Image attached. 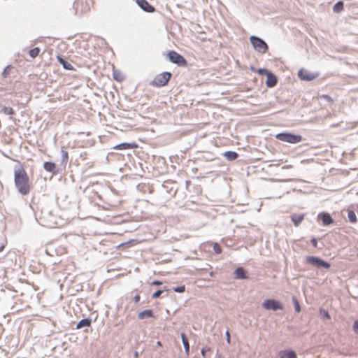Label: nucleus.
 Masks as SVG:
<instances>
[{"label":"nucleus","mask_w":358,"mask_h":358,"mask_svg":"<svg viewBox=\"0 0 358 358\" xmlns=\"http://www.w3.org/2000/svg\"><path fill=\"white\" fill-rule=\"evenodd\" d=\"M14 184L17 192L22 196L29 194L31 185L25 169L22 165L14 168Z\"/></svg>","instance_id":"nucleus-1"},{"label":"nucleus","mask_w":358,"mask_h":358,"mask_svg":"<svg viewBox=\"0 0 358 358\" xmlns=\"http://www.w3.org/2000/svg\"><path fill=\"white\" fill-rule=\"evenodd\" d=\"M36 218L40 224L45 227L55 228L59 224L60 218L48 207L43 208L39 213H36Z\"/></svg>","instance_id":"nucleus-2"},{"label":"nucleus","mask_w":358,"mask_h":358,"mask_svg":"<svg viewBox=\"0 0 358 358\" xmlns=\"http://www.w3.org/2000/svg\"><path fill=\"white\" fill-rule=\"evenodd\" d=\"M275 138L283 142L292 144L300 143L303 138L299 134H295L290 132H281L275 135Z\"/></svg>","instance_id":"nucleus-3"},{"label":"nucleus","mask_w":358,"mask_h":358,"mask_svg":"<svg viewBox=\"0 0 358 358\" xmlns=\"http://www.w3.org/2000/svg\"><path fill=\"white\" fill-rule=\"evenodd\" d=\"M305 263L317 268H324L329 269L331 267V264L328 262L316 256H306L305 257Z\"/></svg>","instance_id":"nucleus-4"},{"label":"nucleus","mask_w":358,"mask_h":358,"mask_svg":"<svg viewBox=\"0 0 358 358\" xmlns=\"http://www.w3.org/2000/svg\"><path fill=\"white\" fill-rule=\"evenodd\" d=\"M250 41L256 51L262 54L267 52L268 46L262 38L256 36H251Z\"/></svg>","instance_id":"nucleus-5"},{"label":"nucleus","mask_w":358,"mask_h":358,"mask_svg":"<svg viewBox=\"0 0 358 358\" xmlns=\"http://www.w3.org/2000/svg\"><path fill=\"white\" fill-rule=\"evenodd\" d=\"M171 78V73L168 71L163 72L157 75L151 82V85L155 87L165 86Z\"/></svg>","instance_id":"nucleus-6"},{"label":"nucleus","mask_w":358,"mask_h":358,"mask_svg":"<svg viewBox=\"0 0 358 358\" xmlns=\"http://www.w3.org/2000/svg\"><path fill=\"white\" fill-rule=\"evenodd\" d=\"M168 57L171 62L177 64L179 66H185L187 65V60L185 57L174 50L168 52Z\"/></svg>","instance_id":"nucleus-7"},{"label":"nucleus","mask_w":358,"mask_h":358,"mask_svg":"<svg viewBox=\"0 0 358 358\" xmlns=\"http://www.w3.org/2000/svg\"><path fill=\"white\" fill-rule=\"evenodd\" d=\"M262 307L266 310H271L273 311L283 309L282 304L279 301L273 299L265 300L262 303Z\"/></svg>","instance_id":"nucleus-8"},{"label":"nucleus","mask_w":358,"mask_h":358,"mask_svg":"<svg viewBox=\"0 0 358 358\" xmlns=\"http://www.w3.org/2000/svg\"><path fill=\"white\" fill-rule=\"evenodd\" d=\"M298 76L301 80L311 81L317 78V74L313 73L306 69H301L298 72Z\"/></svg>","instance_id":"nucleus-9"},{"label":"nucleus","mask_w":358,"mask_h":358,"mask_svg":"<svg viewBox=\"0 0 358 358\" xmlns=\"http://www.w3.org/2000/svg\"><path fill=\"white\" fill-rule=\"evenodd\" d=\"M317 218L322 221L324 226H329L334 223V219L329 213L322 212L317 215Z\"/></svg>","instance_id":"nucleus-10"},{"label":"nucleus","mask_w":358,"mask_h":358,"mask_svg":"<svg viewBox=\"0 0 358 358\" xmlns=\"http://www.w3.org/2000/svg\"><path fill=\"white\" fill-rule=\"evenodd\" d=\"M137 5L146 13H153L155 7L150 4L147 0H136Z\"/></svg>","instance_id":"nucleus-11"},{"label":"nucleus","mask_w":358,"mask_h":358,"mask_svg":"<svg viewBox=\"0 0 358 358\" xmlns=\"http://www.w3.org/2000/svg\"><path fill=\"white\" fill-rule=\"evenodd\" d=\"M278 82L277 77L271 71L266 76V85L268 87H273Z\"/></svg>","instance_id":"nucleus-12"},{"label":"nucleus","mask_w":358,"mask_h":358,"mask_svg":"<svg viewBox=\"0 0 358 358\" xmlns=\"http://www.w3.org/2000/svg\"><path fill=\"white\" fill-rule=\"evenodd\" d=\"M138 147V145L135 143H121L120 144L116 145L114 147V149L117 150H130L136 148Z\"/></svg>","instance_id":"nucleus-13"},{"label":"nucleus","mask_w":358,"mask_h":358,"mask_svg":"<svg viewBox=\"0 0 358 358\" xmlns=\"http://www.w3.org/2000/svg\"><path fill=\"white\" fill-rule=\"evenodd\" d=\"M234 278L236 279L245 280L248 278L246 271L243 267H238L234 271Z\"/></svg>","instance_id":"nucleus-14"},{"label":"nucleus","mask_w":358,"mask_h":358,"mask_svg":"<svg viewBox=\"0 0 358 358\" xmlns=\"http://www.w3.org/2000/svg\"><path fill=\"white\" fill-rule=\"evenodd\" d=\"M290 219L293 222L294 224L296 227H297L303 220L304 214L303 213H301V214L293 213L290 215Z\"/></svg>","instance_id":"nucleus-15"},{"label":"nucleus","mask_w":358,"mask_h":358,"mask_svg":"<svg viewBox=\"0 0 358 358\" xmlns=\"http://www.w3.org/2000/svg\"><path fill=\"white\" fill-rule=\"evenodd\" d=\"M154 318V313L153 310L151 309H147L145 310H143L138 314V318L139 320H143L145 318Z\"/></svg>","instance_id":"nucleus-16"},{"label":"nucleus","mask_w":358,"mask_h":358,"mask_svg":"<svg viewBox=\"0 0 358 358\" xmlns=\"http://www.w3.org/2000/svg\"><path fill=\"white\" fill-rule=\"evenodd\" d=\"M43 169L49 172V173H57V171H56V164L54 163V162H44L43 164Z\"/></svg>","instance_id":"nucleus-17"},{"label":"nucleus","mask_w":358,"mask_h":358,"mask_svg":"<svg viewBox=\"0 0 358 358\" xmlns=\"http://www.w3.org/2000/svg\"><path fill=\"white\" fill-rule=\"evenodd\" d=\"M61 153L62 157L60 161V166L65 169L69 161V153L66 150H64V147H62L61 149Z\"/></svg>","instance_id":"nucleus-18"},{"label":"nucleus","mask_w":358,"mask_h":358,"mask_svg":"<svg viewBox=\"0 0 358 358\" xmlns=\"http://www.w3.org/2000/svg\"><path fill=\"white\" fill-rule=\"evenodd\" d=\"M57 60L66 70H75L73 66L67 62L62 56L57 55Z\"/></svg>","instance_id":"nucleus-19"},{"label":"nucleus","mask_w":358,"mask_h":358,"mask_svg":"<svg viewBox=\"0 0 358 358\" xmlns=\"http://www.w3.org/2000/svg\"><path fill=\"white\" fill-rule=\"evenodd\" d=\"M180 337L182 340V343L185 349V354L187 355H189V344L188 341V338L185 333L180 334Z\"/></svg>","instance_id":"nucleus-20"},{"label":"nucleus","mask_w":358,"mask_h":358,"mask_svg":"<svg viewBox=\"0 0 358 358\" xmlns=\"http://www.w3.org/2000/svg\"><path fill=\"white\" fill-rule=\"evenodd\" d=\"M92 319L87 317L83 318L78 322L76 326V329H81L83 327H89L91 325Z\"/></svg>","instance_id":"nucleus-21"},{"label":"nucleus","mask_w":358,"mask_h":358,"mask_svg":"<svg viewBox=\"0 0 358 358\" xmlns=\"http://www.w3.org/2000/svg\"><path fill=\"white\" fill-rule=\"evenodd\" d=\"M223 156L229 161L236 160L238 157V154L235 151H226L223 153Z\"/></svg>","instance_id":"nucleus-22"},{"label":"nucleus","mask_w":358,"mask_h":358,"mask_svg":"<svg viewBox=\"0 0 358 358\" xmlns=\"http://www.w3.org/2000/svg\"><path fill=\"white\" fill-rule=\"evenodd\" d=\"M280 358H297V356L293 350H285L280 352Z\"/></svg>","instance_id":"nucleus-23"},{"label":"nucleus","mask_w":358,"mask_h":358,"mask_svg":"<svg viewBox=\"0 0 358 358\" xmlns=\"http://www.w3.org/2000/svg\"><path fill=\"white\" fill-rule=\"evenodd\" d=\"M344 3L342 1H338L333 6V12L335 13H339L343 10Z\"/></svg>","instance_id":"nucleus-24"},{"label":"nucleus","mask_w":358,"mask_h":358,"mask_svg":"<svg viewBox=\"0 0 358 358\" xmlns=\"http://www.w3.org/2000/svg\"><path fill=\"white\" fill-rule=\"evenodd\" d=\"M348 218L349 222L351 223H356L357 222L356 213L352 210H349L348 211Z\"/></svg>","instance_id":"nucleus-25"},{"label":"nucleus","mask_w":358,"mask_h":358,"mask_svg":"<svg viewBox=\"0 0 358 358\" xmlns=\"http://www.w3.org/2000/svg\"><path fill=\"white\" fill-rule=\"evenodd\" d=\"M114 80L117 81H122L124 79V76L119 71H114L113 73Z\"/></svg>","instance_id":"nucleus-26"},{"label":"nucleus","mask_w":358,"mask_h":358,"mask_svg":"<svg viewBox=\"0 0 358 358\" xmlns=\"http://www.w3.org/2000/svg\"><path fill=\"white\" fill-rule=\"evenodd\" d=\"M40 52V48L38 47L34 48L29 51V55L31 58L36 57Z\"/></svg>","instance_id":"nucleus-27"},{"label":"nucleus","mask_w":358,"mask_h":358,"mask_svg":"<svg viewBox=\"0 0 358 358\" xmlns=\"http://www.w3.org/2000/svg\"><path fill=\"white\" fill-rule=\"evenodd\" d=\"M1 112L4 113L5 115H13L15 114V110L11 107L3 106L1 109Z\"/></svg>","instance_id":"nucleus-28"},{"label":"nucleus","mask_w":358,"mask_h":358,"mask_svg":"<svg viewBox=\"0 0 358 358\" xmlns=\"http://www.w3.org/2000/svg\"><path fill=\"white\" fill-rule=\"evenodd\" d=\"M213 251L217 255H219L222 252V248L217 243H215L213 244Z\"/></svg>","instance_id":"nucleus-29"},{"label":"nucleus","mask_w":358,"mask_h":358,"mask_svg":"<svg viewBox=\"0 0 358 358\" xmlns=\"http://www.w3.org/2000/svg\"><path fill=\"white\" fill-rule=\"evenodd\" d=\"M293 302L296 312L299 313L301 311V306L299 301L295 297H293Z\"/></svg>","instance_id":"nucleus-30"},{"label":"nucleus","mask_w":358,"mask_h":358,"mask_svg":"<svg viewBox=\"0 0 358 358\" xmlns=\"http://www.w3.org/2000/svg\"><path fill=\"white\" fill-rule=\"evenodd\" d=\"M173 290L178 293H182L185 290V285L174 287Z\"/></svg>","instance_id":"nucleus-31"},{"label":"nucleus","mask_w":358,"mask_h":358,"mask_svg":"<svg viewBox=\"0 0 358 358\" xmlns=\"http://www.w3.org/2000/svg\"><path fill=\"white\" fill-rule=\"evenodd\" d=\"M164 292V290L158 289L155 292H154L152 295V299H157L159 298L161 294Z\"/></svg>","instance_id":"nucleus-32"},{"label":"nucleus","mask_w":358,"mask_h":358,"mask_svg":"<svg viewBox=\"0 0 358 358\" xmlns=\"http://www.w3.org/2000/svg\"><path fill=\"white\" fill-rule=\"evenodd\" d=\"M257 72H258V73L259 75H266V76H267L268 73H269L271 71H268L267 69H259Z\"/></svg>","instance_id":"nucleus-33"},{"label":"nucleus","mask_w":358,"mask_h":358,"mask_svg":"<svg viewBox=\"0 0 358 358\" xmlns=\"http://www.w3.org/2000/svg\"><path fill=\"white\" fill-rule=\"evenodd\" d=\"M163 188L165 189L166 191L168 193H169L171 195H174L176 193V190H173L172 187L169 190V189H168L169 187L166 185H163Z\"/></svg>","instance_id":"nucleus-34"},{"label":"nucleus","mask_w":358,"mask_h":358,"mask_svg":"<svg viewBox=\"0 0 358 358\" xmlns=\"http://www.w3.org/2000/svg\"><path fill=\"white\" fill-rule=\"evenodd\" d=\"M320 313L323 315L324 317L327 318V319H330V315L329 313H328L327 310H325L324 309H321L320 310Z\"/></svg>","instance_id":"nucleus-35"},{"label":"nucleus","mask_w":358,"mask_h":358,"mask_svg":"<svg viewBox=\"0 0 358 358\" xmlns=\"http://www.w3.org/2000/svg\"><path fill=\"white\" fill-rule=\"evenodd\" d=\"M352 329L355 333H358V319L354 322Z\"/></svg>","instance_id":"nucleus-36"},{"label":"nucleus","mask_w":358,"mask_h":358,"mask_svg":"<svg viewBox=\"0 0 358 358\" xmlns=\"http://www.w3.org/2000/svg\"><path fill=\"white\" fill-rule=\"evenodd\" d=\"M310 243H311L312 245L314 248H317V239L315 237H313L310 239Z\"/></svg>","instance_id":"nucleus-37"},{"label":"nucleus","mask_w":358,"mask_h":358,"mask_svg":"<svg viewBox=\"0 0 358 358\" xmlns=\"http://www.w3.org/2000/svg\"><path fill=\"white\" fill-rule=\"evenodd\" d=\"M225 336H226L227 342V343L229 344L231 342V338H230V334H229V330L226 331Z\"/></svg>","instance_id":"nucleus-38"},{"label":"nucleus","mask_w":358,"mask_h":358,"mask_svg":"<svg viewBox=\"0 0 358 358\" xmlns=\"http://www.w3.org/2000/svg\"><path fill=\"white\" fill-rule=\"evenodd\" d=\"M10 66H11L10 65H8V66H7L3 69V73H2V76H3V77H4V78H6V77H7V76H8L7 69H9V68H10Z\"/></svg>","instance_id":"nucleus-39"},{"label":"nucleus","mask_w":358,"mask_h":358,"mask_svg":"<svg viewBox=\"0 0 358 358\" xmlns=\"http://www.w3.org/2000/svg\"><path fill=\"white\" fill-rule=\"evenodd\" d=\"M162 284V282L159 281V280H154L151 282L152 285H156V286L161 285Z\"/></svg>","instance_id":"nucleus-40"},{"label":"nucleus","mask_w":358,"mask_h":358,"mask_svg":"<svg viewBox=\"0 0 358 358\" xmlns=\"http://www.w3.org/2000/svg\"><path fill=\"white\" fill-rule=\"evenodd\" d=\"M210 350V348H203L201 349V353L203 356H205L206 352L209 351Z\"/></svg>","instance_id":"nucleus-41"},{"label":"nucleus","mask_w":358,"mask_h":358,"mask_svg":"<svg viewBox=\"0 0 358 358\" xmlns=\"http://www.w3.org/2000/svg\"><path fill=\"white\" fill-rule=\"evenodd\" d=\"M140 299H141V298H140L139 294H136V295L134 296V302L136 303H138V302L140 301Z\"/></svg>","instance_id":"nucleus-42"},{"label":"nucleus","mask_w":358,"mask_h":358,"mask_svg":"<svg viewBox=\"0 0 358 358\" xmlns=\"http://www.w3.org/2000/svg\"><path fill=\"white\" fill-rule=\"evenodd\" d=\"M4 248H5V245L3 243L0 244V252L3 251Z\"/></svg>","instance_id":"nucleus-43"},{"label":"nucleus","mask_w":358,"mask_h":358,"mask_svg":"<svg viewBox=\"0 0 358 358\" xmlns=\"http://www.w3.org/2000/svg\"><path fill=\"white\" fill-rule=\"evenodd\" d=\"M138 356H139L138 352L137 351H135V352H134V357L135 358H138Z\"/></svg>","instance_id":"nucleus-44"},{"label":"nucleus","mask_w":358,"mask_h":358,"mask_svg":"<svg viewBox=\"0 0 358 358\" xmlns=\"http://www.w3.org/2000/svg\"><path fill=\"white\" fill-rule=\"evenodd\" d=\"M323 97H324L325 99H330V96H328V95H323Z\"/></svg>","instance_id":"nucleus-45"},{"label":"nucleus","mask_w":358,"mask_h":358,"mask_svg":"<svg viewBox=\"0 0 358 358\" xmlns=\"http://www.w3.org/2000/svg\"><path fill=\"white\" fill-rule=\"evenodd\" d=\"M157 345H159V346H161L162 345L161 341H157Z\"/></svg>","instance_id":"nucleus-46"},{"label":"nucleus","mask_w":358,"mask_h":358,"mask_svg":"<svg viewBox=\"0 0 358 358\" xmlns=\"http://www.w3.org/2000/svg\"><path fill=\"white\" fill-rule=\"evenodd\" d=\"M252 71H255V69L253 67L251 68Z\"/></svg>","instance_id":"nucleus-47"},{"label":"nucleus","mask_w":358,"mask_h":358,"mask_svg":"<svg viewBox=\"0 0 358 358\" xmlns=\"http://www.w3.org/2000/svg\"><path fill=\"white\" fill-rule=\"evenodd\" d=\"M357 257H358V253H357Z\"/></svg>","instance_id":"nucleus-48"}]
</instances>
